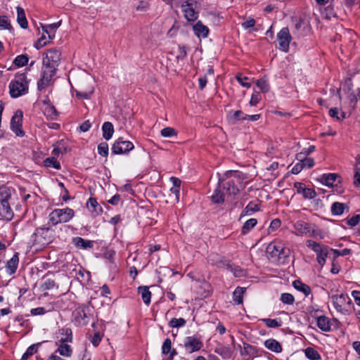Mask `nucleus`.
<instances>
[{"label": "nucleus", "mask_w": 360, "mask_h": 360, "mask_svg": "<svg viewBox=\"0 0 360 360\" xmlns=\"http://www.w3.org/2000/svg\"><path fill=\"white\" fill-rule=\"evenodd\" d=\"M243 174L238 171H227L219 183L229 195H236L243 184Z\"/></svg>", "instance_id": "f257e3e1"}, {"label": "nucleus", "mask_w": 360, "mask_h": 360, "mask_svg": "<svg viewBox=\"0 0 360 360\" xmlns=\"http://www.w3.org/2000/svg\"><path fill=\"white\" fill-rule=\"evenodd\" d=\"M48 225L49 224L40 226L35 229L32 236L33 245L44 247L53 240L55 231L50 226Z\"/></svg>", "instance_id": "f03ea898"}, {"label": "nucleus", "mask_w": 360, "mask_h": 360, "mask_svg": "<svg viewBox=\"0 0 360 360\" xmlns=\"http://www.w3.org/2000/svg\"><path fill=\"white\" fill-rule=\"evenodd\" d=\"M10 95L18 98L28 92V81L25 72L16 73L15 78L9 84Z\"/></svg>", "instance_id": "7ed1b4c3"}, {"label": "nucleus", "mask_w": 360, "mask_h": 360, "mask_svg": "<svg viewBox=\"0 0 360 360\" xmlns=\"http://www.w3.org/2000/svg\"><path fill=\"white\" fill-rule=\"evenodd\" d=\"M75 217V211L69 207L55 209L49 214V225L56 226L58 224L70 221Z\"/></svg>", "instance_id": "20e7f679"}, {"label": "nucleus", "mask_w": 360, "mask_h": 360, "mask_svg": "<svg viewBox=\"0 0 360 360\" xmlns=\"http://www.w3.org/2000/svg\"><path fill=\"white\" fill-rule=\"evenodd\" d=\"M61 60V53L56 49H51L44 54L42 68L56 73Z\"/></svg>", "instance_id": "39448f33"}, {"label": "nucleus", "mask_w": 360, "mask_h": 360, "mask_svg": "<svg viewBox=\"0 0 360 360\" xmlns=\"http://www.w3.org/2000/svg\"><path fill=\"white\" fill-rule=\"evenodd\" d=\"M199 5L197 1L188 0L181 4L182 12L188 22H194L198 17Z\"/></svg>", "instance_id": "423d86ee"}, {"label": "nucleus", "mask_w": 360, "mask_h": 360, "mask_svg": "<svg viewBox=\"0 0 360 360\" xmlns=\"http://www.w3.org/2000/svg\"><path fill=\"white\" fill-rule=\"evenodd\" d=\"M134 148V145L131 141H123L122 139H118L112 145L111 151L113 155H121L129 153Z\"/></svg>", "instance_id": "0eeeda50"}, {"label": "nucleus", "mask_w": 360, "mask_h": 360, "mask_svg": "<svg viewBox=\"0 0 360 360\" xmlns=\"http://www.w3.org/2000/svg\"><path fill=\"white\" fill-rule=\"evenodd\" d=\"M277 39L278 41V49L284 52H288L290 42L292 40L289 29L283 27L277 34Z\"/></svg>", "instance_id": "6e6552de"}, {"label": "nucleus", "mask_w": 360, "mask_h": 360, "mask_svg": "<svg viewBox=\"0 0 360 360\" xmlns=\"http://www.w3.org/2000/svg\"><path fill=\"white\" fill-rule=\"evenodd\" d=\"M22 111L18 110L11 120V129L18 136H23L25 135V132L22 129Z\"/></svg>", "instance_id": "1a4fd4ad"}, {"label": "nucleus", "mask_w": 360, "mask_h": 360, "mask_svg": "<svg viewBox=\"0 0 360 360\" xmlns=\"http://www.w3.org/2000/svg\"><path fill=\"white\" fill-rule=\"evenodd\" d=\"M331 300L335 309L342 314H345L347 311L345 309V304L350 303V298L347 294L342 293L341 295H334L331 297Z\"/></svg>", "instance_id": "9d476101"}, {"label": "nucleus", "mask_w": 360, "mask_h": 360, "mask_svg": "<svg viewBox=\"0 0 360 360\" xmlns=\"http://www.w3.org/2000/svg\"><path fill=\"white\" fill-rule=\"evenodd\" d=\"M192 288H193L198 294V296L201 297H207L210 295L212 292V286L211 285L205 281H196L194 284L192 285Z\"/></svg>", "instance_id": "9b49d317"}, {"label": "nucleus", "mask_w": 360, "mask_h": 360, "mask_svg": "<svg viewBox=\"0 0 360 360\" xmlns=\"http://www.w3.org/2000/svg\"><path fill=\"white\" fill-rule=\"evenodd\" d=\"M184 347L188 353H192L200 350L202 347V342L195 336H189L185 338Z\"/></svg>", "instance_id": "f8f14e48"}, {"label": "nucleus", "mask_w": 360, "mask_h": 360, "mask_svg": "<svg viewBox=\"0 0 360 360\" xmlns=\"http://www.w3.org/2000/svg\"><path fill=\"white\" fill-rule=\"evenodd\" d=\"M294 229L297 236H314V231L311 230V225L304 221H297L294 224Z\"/></svg>", "instance_id": "ddd939ff"}, {"label": "nucleus", "mask_w": 360, "mask_h": 360, "mask_svg": "<svg viewBox=\"0 0 360 360\" xmlns=\"http://www.w3.org/2000/svg\"><path fill=\"white\" fill-rule=\"evenodd\" d=\"M56 73L41 68L40 78L37 82V89L41 91L49 84Z\"/></svg>", "instance_id": "4468645a"}, {"label": "nucleus", "mask_w": 360, "mask_h": 360, "mask_svg": "<svg viewBox=\"0 0 360 360\" xmlns=\"http://www.w3.org/2000/svg\"><path fill=\"white\" fill-rule=\"evenodd\" d=\"M89 308L85 306L77 307L73 312L75 321L81 326L86 325L89 322L87 313Z\"/></svg>", "instance_id": "2eb2a0df"}, {"label": "nucleus", "mask_w": 360, "mask_h": 360, "mask_svg": "<svg viewBox=\"0 0 360 360\" xmlns=\"http://www.w3.org/2000/svg\"><path fill=\"white\" fill-rule=\"evenodd\" d=\"M294 188H296L297 193L301 194L305 199H314L316 196V191L310 188H307L303 183L295 182Z\"/></svg>", "instance_id": "dca6fc26"}, {"label": "nucleus", "mask_w": 360, "mask_h": 360, "mask_svg": "<svg viewBox=\"0 0 360 360\" xmlns=\"http://www.w3.org/2000/svg\"><path fill=\"white\" fill-rule=\"evenodd\" d=\"M207 262L212 266H215L219 268H226L229 261L224 259L219 255L212 252L207 257Z\"/></svg>", "instance_id": "f3484780"}, {"label": "nucleus", "mask_w": 360, "mask_h": 360, "mask_svg": "<svg viewBox=\"0 0 360 360\" xmlns=\"http://www.w3.org/2000/svg\"><path fill=\"white\" fill-rule=\"evenodd\" d=\"M162 353L163 355H169L167 360H172L174 356L178 354L175 349L172 348V340L169 338H167L164 341Z\"/></svg>", "instance_id": "a211bd4d"}, {"label": "nucleus", "mask_w": 360, "mask_h": 360, "mask_svg": "<svg viewBox=\"0 0 360 360\" xmlns=\"http://www.w3.org/2000/svg\"><path fill=\"white\" fill-rule=\"evenodd\" d=\"M0 216L8 221L13 219V212L9 202H0Z\"/></svg>", "instance_id": "6ab92c4d"}, {"label": "nucleus", "mask_w": 360, "mask_h": 360, "mask_svg": "<svg viewBox=\"0 0 360 360\" xmlns=\"http://www.w3.org/2000/svg\"><path fill=\"white\" fill-rule=\"evenodd\" d=\"M72 243L77 248L82 250L91 249L94 247V241L79 236L72 238Z\"/></svg>", "instance_id": "aec40b11"}, {"label": "nucleus", "mask_w": 360, "mask_h": 360, "mask_svg": "<svg viewBox=\"0 0 360 360\" xmlns=\"http://www.w3.org/2000/svg\"><path fill=\"white\" fill-rule=\"evenodd\" d=\"M193 30L195 36L198 38H206L209 34L208 27L204 25L201 21H198L193 25Z\"/></svg>", "instance_id": "412c9836"}, {"label": "nucleus", "mask_w": 360, "mask_h": 360, "mask_svg": "<svg viewBox=\"0 0 360 360\" xmlns=\"http://www.w3.org/2000/svg\"><path fill=\"white\" fill-rule=\"evenodd\" d=\"M19 263L18 253L15 252L13 257L6 262V272L9 275H12L15 273Z\"/></svg>", "instance_id": "4be33fe9"}, {"label": "nucleus", "mask_w": 360, "mask_h": 360, "mask_svg": "<svg viewBox=\"0 0 360 360\" xmlns=\"http://www.w3.org/2000/svg\"><path fill=\"white\" fill-rule=\"evenodd\" d=\"M283 243L281 240H274L270 243L266 248V252L272 257H276L279 255V250Z\"/></svg>", "instance_id": "5701e85b"}, {"label": "nucleus", "mask_w": 360, "mask_h": 360, "mask_svg": "<svg viewBox=\"0 0 360 360\" xmlns=\"http://www.w3.org/2000/svg\"><path fill=\"white\" fill-rule=\"evenodd\" d=\"M339 176L335 173L324 174L320 177V181L329 187H333Z\"/></svg>", "instance_id": "b1692460"}, {"label": "nucleus", "mask_w": 360, "mask_h": 360, "mask_svg": "<svg viewBox=\"0 0 360 360\" xmlns=\"http://www.w3.org/2000/svg\"><path fill=\"white\" fill-rule=\"evenodd\" d=\"M215 352L220 355L223 359H228L231 357L233 347L218 345L217 347H216Z\"/></svg>", "instance_id": "393cba45"}, {"label": "nucleus", "mask_w": 360, "mask_h": 360, "mask_svg": "<svg viewBox=\"0 0 360 360\" xmlns=\"http://www.w3.org/2000/svg\"><path fill=\"white\" fill-rule=\"evenodd\" d=\"M60 25H61V20H60L57 22H55V23L50 24V25H42L41 27H42L44 32L46 33L49 35V38L50 39H52L55 37V32H56V30L60 26Z\"/></svg>", "instance_id": "a878e982"}, {"label": "nucleus", "mask_w": 360, "mask_h": 360, "mask_svg": "<svg viewBox=\"0 0 360 360\" xmlns=\"http://www.w3.org/2000/svg\"><path fill=\"white\" fill-rule=\"evenodd\" d=\"M317 326L323 331L328 332L330 330V322L326 316H319L316 318Z\"/></svg>", "instance_id": "bb28decb"}, {"label": "nucleus", "mask_w": 360, "mask_h": 360, "mask_svg": "<svg viewBox=\"0 0 360 360\" xmlns=\"http://www.w3.org/2000/svg\"><path fill=\"white\" fill-rule=\"evenodd\" d=\"M349 210L348 206L342 202H335L331 205V213L333 215L340 216L342 214L345 210Z\"/></svg>", "instance_id": "cd10ccee"}, {"label": "nucleus", "mask_w": 360, "mask_h": 360, "mask_svg": "<svg viewBox=\"0 0 360 360\" xmlns=\"http://www.w3.org/2000/svg\"><path fill=\"white\" fill-rule=\"evenodd\" d=\"M264 346L269 350L280 353L282 352L281 345L275 339H268L264 342Z\"/></svg>", "instance_id": "c85d7f7f"}, {"label": "nucleus", "mask_w": 360, "mask_h": 360, "mask_svg": "<svg viewBox=\"0 0 360 360\" xmlns=\"http://www.w3.org/2000/svg\"><path fill=\"white\" fill-rule=\"evenodd\" d=\"M138 292L141 295V298L143 301V302L146 305H149L150 303V299H151V292L149 290V288L148 286H139L138 288Z\"/></svg>", "instance_id": "c756f323"}, {"label": "nucleus", "mask_w": 360, "mask_h": 360, "mask_svg": "<svg viewBox=\"0 0 360 360\" xmlns=\"http://www.w3.org/2000/svg\"><path fill=\"white\" fill-rule=\"evenodd\" d=\"M17 21L22 29H26L27 27L28 23L26 19L25 11L20 6L17 7Z\"/></svg>", "instance_id": "7c9ffc66"}, {"label": "nucleus", "mask_w": 360, "mask_h": 360, "mask_svg": "<svg viewBox=\"0 0 360 360\" xmlns=\"http://www.w3.org/2000/svg\"><path fill=\"white\" fill-rule=\"evenodd\" d=\"M103 136L105 140L112 138L114 133V127L110 122H105L102 126Z\"/></svg>", "instance_id": "2f4dec72"}, {"label": "nucleus", "mask_w": 360, "mask_h": 360, "mask_svg": "<svg viewBox=\"0 0 360 360\" xmlns=\"http://www.w3.org/2000/svg\"><path fill=\"white\" fill-rule=\"evenodd\" d=\"M68 342L60 343L58 349L56 350V353H59L60 355L65 357H69L72 355V349L70 345L67 344Z\"/></svg>", "instance_id": "473e14b6"}, {"label": "nucleus", "mask_w": 360, "mask_h": 360, "mask_svg": "<svg viewBox=\"0 0 360 360\" xmlns=\"http://www.w3.org/2000/svg\"><path fill=\"white\" fill-rule=\"evenodd\" d=\"M86 207L91 212H95L96 214L102 212V207L96 198H90L86 202Z\"/></svg>", "instance_id": "72a5a7b5"}, {"label": "nucleus", "mask_w": 360, "mask_h": 360, "mask_svg": "<svg viewBox=\"0 0 360 360\" xmlns=\"http://www.w3.org/2000/svg\"><path fill=\"white\" fill-rule=\"evenodd\" d=\"M226 268L230 270L236 277H243L246 274V271L238 266H236L228 262Z\"/></svg>", "instance_id": "f704fd0d"}, {"label": "nucleus", "mask_w": 360, "mask_h": 360, "mask_svg": "<svg viewBox=\"0 0 360 360\" xmlns=\"http://www.w3.org/2000/svg\"><path fill=\"white\" fill-rule=\"evenodd\" d=\"M245 288L237 287L233 292V300L236 304H240L243 302V295Z\"/></svg>", "instance_id": "c9c22d12"}, {"label": "nucleus", "mask_w": 360, "mask_h": 360, "mask_svg": "<svg viewBox=\"0 0 360 360\" xmlns=\"http://www.w3.org/2000/svg\"><path fill=\"white\" fill-rule=\"evenodd\" d=\"M221 185L219 184L218 186L214 191V193L211 196L212 202L215 204H221L224 201V195L221 191Z\"/></svg>", "instance_id": "e433bc0d"}, {"label": "nucleus", "mask_w": 360, "mask_h": 360, "mask_svg": "<svg viewBox=\"0 0 360 360\" xmlns=\"http://www.w3.org/2000/svg\"><path fill=\"white\" fill-rule=\"evenodd\" d=\"M297 160L301 161L304 168H311L314 165V161L313 158H305L304 153H300L297 155Z\"/></svg>", "instance_id": "4c0bfd02"}, {"label": "nucleus", "mask_w": 360, "mask_h": 360, "mask_svg": "<svg viewBox=\"0 0 360 360\" xmlns=\"http://www.w3.org/2000/svg\"><path fill=\"white\" fill-rule=\"evenodd\" d=\"M292 285L296 290L303 292L306 296L309 295L311 293L310 287L307 284L303 283L300 280L294 281Z\"/></svg>", "instance_id": "58836bf2"}, {"label": "nucleus", "mask_w": 360, "mask_h": 360, "mask_svg": "<svg viewBox=\"0 0 360 360\" xmlns=\"http://www.w3.org/2000/svg\"><path fill=\"white\" fill-rule=\"evenodd\" d=\"M59 331L61 335H65L58 340L60 343L71 342L72 341V333L70 328H63L60 329Z\"/></svg>", "instance_id": "ea45409f"}, {"label": "nucleus", "mask_w": 360, "mask_h": 360, "mask_svg": "<svg viewBox=\"0 0 360 360\" xmlns=\"http://www.w3.org/2000/svg\"><path fill=\"white\" fill-rule=\"evenodd\" d=\"M257 224V220L255 218H251L247 220L241 229V233L243 235L249 233Z\"/></svg>", "instance_id": "a19ab883"}, {"label": "nucleus", "mask_w": 360, "mask_h": 360, "mask_svg": "<svg viewBox=\"0 0 360 360\" xmlns=\"http://www.w3.org/2000/svg\"><path fill=\"white\" fill-rule=\"evenodd\" d=\"M11 198V189L8 187L0 186V202H9Z\"/></svg>", "instance_id": "79ce46f5"}, {"label": "nucleus", "mask_w": 360, "mask_h": 360, "mask_svg": "<svg viewBox=\"0 0 360 360\" xmlns=\"http://www.w3.org/2000/svg\"><path fill=\"white\" fill-rule=\"evenodd\" d=\"M41 344V342H39L30 346L22 356L21 360H27L29 357L35 354Z\"/></svg>", "instance_id": "37998d69"}, {"label": "nucleus", "mask_w": 360, "mask_h": 360, "mask_svg": "<svg viewBox=\"0 0 360 360\" xmlns=\"http://www.w3.org/2000/svg\"><path fill=\"white\" fill-rule=\"evenodd\" d=\"M170 180L172 181L174 184V187L170 189V191L174 194L175 200L178 202L179 199V188L180 187V179L177 177L172 176L170 178Z\"/></svg>", "instance_id": "c03bdc74"}, {"label": "nucleus", "mask_w": 360, "mask_h": 360, "mask_svg": "<svg viewBox=\"0 0 360 360\" xmlns=\"http://www.w3.org/2000/svg\"><path fill=\"white\" fill-rule=\"evenodd\" d=\"M44 165L46 167H53L56 169H60V162L53 157L47 158L44 160Z\"/></svg>", "instance_id": "a18cd8bd"}, {"label": "nucleus", "mask_w": 360, "mask_h": 360, "mask_svg": "<svg viewBox=\"0 0 360 360\" xmlns=\"http://www.w3.org/2000/svg\"><path fill=\"white\" fill-rule=\"evenodd\" d=\"M29 61V58L27 55H19L13 61V63L17 67H23L27 64Z\"/></svg>", "instance_id": "49530a36"}, {"label": "nucleus", "mask_w": 360, "mask_h": 360, "mask_svg": "<svg viewBox=\"0 0 360 360\" xmlns=\"http://www.w3.org/2000/svg\"><path fill=\"white\" fill-rule=\"evenodd\" d=\"M256 84L259 90L263 93H266L269 90V84L265 77L258 79Z\"/></svg>", "instance_id": "de8ad7c7"}, {"label": "nucleus", "mask_w": 360, "mask_h": 360, "mask_svg": "<svg viewBox=\"0 0 360 360\" xmlns=\"http://www.w3.org/2000/svg\"><path fill=\"white\" fill-rule=\"evenodd\" d=\"M262 321L265 323V325L271 328H278L281 326V321H278L277 319H263Z\"/></svg>", "instance_id": "09e8293b"}, {"label": "nucleus", "mask_w": 360, "mask_h": 360, "mask_svg": "<svg viewBox=\"0 0 360 360\" xmlns=\"http://www.w3.org/2000/svg\"><path fill=\"white\" fill-rule=\"evenodd\" d=\"M305 355L311 360H317L320 359V355L318 352L312 347H307L305 349Z\"/></svg>", "instance_id": "8fccbe9b"}, {"label": "nucleus", "mask_w": 360, "mask_h": 360, "mask_svg": "<svg viewBox=\"0 0 360 360\" xmlns=\"http://www.w3.org/2000/svg\"><path fill=\"white\" fill-rule=\"evenodd\" d=\"M307 246L313 250L316 253L321 252L323 249L326 248V247L321 246L319 243L311 240L307 241Z\"/></svg>", "instance_id": "3c124183"}, {"label": "nucleus", "mask_w": 360, "mask_h": 360, "mask_svg": "<svg viewBox=\"0 0 360 360\" xmlns=\"http://www.w3.org/2000/svg\"><path fill=\"white\" fill-rule=\"evenodd\" d=\"M246 115L241 110H236L230 112L229 116L231 120L236 122L238 120H245L243 116Z\"/></svg>", "instance_id": "603ef678"}, {"label": "nucleus", "mask_w": 360, "mask_h": 360, "mask_svg": "<svg viewBox=\"0 0 360 360\" xmlns=\"http://www.w3.org/2000/svg\"><path fill=\"white\" fill-rule=\"evenodd\" d=\"M108 144L106 142H101L98 146V153L100 155L107 158L108 155Z\"/></svg>", "instance_id": "864d4df0"}, {"label": "nucleus", "mask_w": 360, "mask_h": 360, "mask_svg": "<svg viewBox=\"0 0 360 360\" xmlns=\"http://www.w3.org/2000/svg\"><path fill=\"white\" fill-rule=\"evenodd\" d=\"M281 300L283 304H292L295 302V298L292 294L285 292L281 294Z\"/></svg>", "instance_id": "5fc2aeb1"}, {"label": "nucleus", "mask_w": 360, "mask_h": 360, "mask_svg": "<svg viewBox=\"0 0 360 360\" xmlns=\"http://www.w3.org/2000/svg\"><path fill=\"white\" fill-rule=\"evenodd\" d=\"M290 250L283 244L281 248L279 250V255L276 257L278 259H285L290 256Z\"/></svg>", "instance_id": "6e6d98bb"}, {"label": "nucleus", "mask_w": 360, "mask_h": 360, "mask_svg": "<svg viewBox=\"0 0 360 360\" xmlns=\"http://www.w3.org/2000/svg\"><path fill=\"white\" fill-rule=\"evenodd\" d=\"M0 28L4 30H11L12 28L10 21L7 16H0Z\"/></svg>", "instance_id": "4d7b16f0"}, {"label": "nucleus", "mask_w": 360, "mask_h": 360, "mask_svg": "<svg viewBox=\"0 0 360 360\" xmlns=\"http://www.w3.org/2000/svg\"><path fill=\"white\" fill-rule=\"evenodd\" d=\"M44 114L46 115V117L51 119H54L57 116L58 112L56 108L52 105L50 106H47L45 108Z\"/></svg>", "instance_id": "13d9d810"}, {"label": "nucleus", "mask_w": 360, "mask_h": 360, "mask_svg": "<svg viewBox=\"0 0 360 360\" xmlns=\"http://www.w3.org/2000/svg\"><path fill=\"white\" fill-rule=\"evenodd\" d=\"M161 135L164 137L176 136L177 132L172 127H165L161 130Z\"/></svg>", "instance_id": "bf43d9fd"}, {"label": "nucleus", "mask_w": 360, "mask_h": 360, "mask_svg": "<svg viewBox=\"0 0 360 360\" xmlns=\"http://www.w3.org/2000/svg\"><path fill=\"white\" fill-rule=\"evenodd\" d=\"M260 101H261V96H260L259 93L257 91H255L251 96V98L250 101V105L251 106H256Z\"/></svg>", "instance_id": "052dcab7"}, {"label": "nucleus", "mask_w": 360, "mask_h": 360, "mask_svg": "<svg viewBox=\"0 0 360 360\" xmlns=\"http://www.w3.org/2000/svg\"><path fill=\"white\" fill-rule=\"evenodd\" d=\"M317 255V262L318 263L323 266L326 262V257L327 256V250L326 248L323 249L321 252L316 253Z\"/></svg>", "instance_id": "680f3d73"}, {"label": "nucleus", "mask_w": 360, "mask_h": 360, "mask_svg": "<svg viewBox=\"0 0 360 360\" xmlns=\"http://www.w3.org/2000/svg\"><path fill=\"white\" fill-rule=\"evenodd\" d=\"M102 338H103V335L99 331L96 332L94 334V336L92 337V339L91 340L92 345L94 347H98L102 340Z\"/></svg>", "instance_id": "e2e57ef3"}, {"label": "nucleus", "mask_w": 360, "mask_h": 360, "mask_svg": "<svg viewBox=\"0 0 360 360\" xmlns=\"http://www.w3.org/2000/svg\"><path fill=\"white\" fill-rule=\"evenodd\" d=\"M359 221H360V215L359 214H356L355 216H353L351 218L347 219V224L349 226H352V227L356 226L359 223Z\"/></svg>", "instance_id": "0e129e2a"}, {"label": "nucleus", "mask_w": 360, "mask_h": 360, "mask_svg": "<svg viewBox=\"0 0 360 360\" xmlns=\"http://www.w3.org/2000/svg\"><path fill=\"white\" fill-rule=\"evenodd\" d=\"M56 286V283L53 279H46L41 285L44 290H51Z\"/></svg>", "instance_id": "69168bd1"}, {"label": "nucleus", "mask_w": 360, "mask_h": 360, "mask_svg": "<svg viewBox=\"0 0 360 360\" xmlns=\"http://www.w3.org/2000/svg\"><path fill=\"white\" fill-rule=\"evenodd\" d=\"M179 23H178L177 21H175L174 24L173 25V26L169 30V31L167 32V35L169 37H172L174 36H176V34H177V32L179 30Z\"/></svg>", "instance_id": "338daca9"}, {"label": "nucleus", "mask_w": 360, "mask_h": 360, "mask_svg": "<svg viewBox=\"0 0 360 360\" xmlns=\"http://www.w3.org/2000/svg\"><path fill=\"white\" fill-rule=\"evenodd\" d=\"M46 312L47 311L45 309V308L41 307L34 308L30 310V313L32 316L44 315Z\"/></svg>", "instance_id": "774afa93"}]
</instances>
